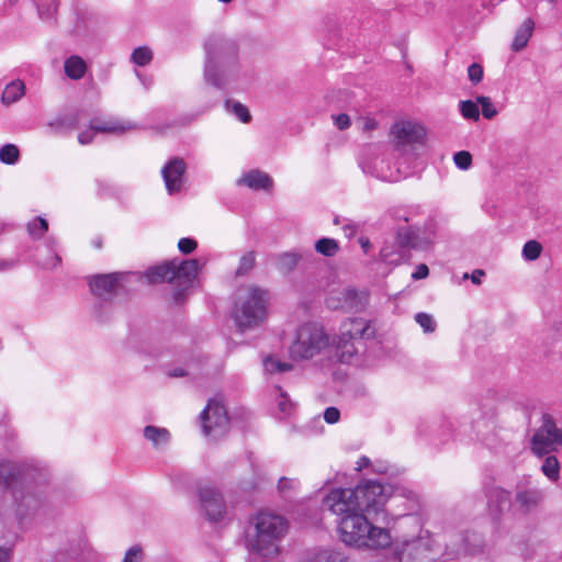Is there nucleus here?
<instances>
[{
    "label": "nucleus",
    "mask_w": 562,
    "mask_h": 562,
    "mask_svg": "<svg viewBox=\"0 0 562 562\" xmlns=\"http://www.w3.org/2000/svg\"><path fill=\"white\" fill-rule=\"evenodd\" d=\"M391 486L378 481H366L355 488L333 490L323 501V506L335 515L348 510H360L379 518L384 513V505L391 496Z\"/></svg>",
    "instance_id": "f257e3e1"
},
{
    "label": "nucleus",
    "mask_w": 562,
    "mask_h": 562,
    "mask_svg": "<svg viewBox=\"0 0 562 562\" xmlns=\"http://www.w3.org/2000/svg\"><path fill=\"white\" fill-rule=\"evenodd\" d=\"M204 50L203 77L205 82L217 89H224L238 71V44L232 38L214 34L205 41Z\"/></svg>",
    "instance_id": "f03ea898"
},
{
    "label": "nucleus",
    "mask_w": 562,
    "mask_h": 562,
    "mask_svg": "<svg viewBox=\"0 0 562 562\" xmlns=\"http://www.w3.org/2000/svg\"><path fill=\"white\" fill-rule=\"evenodd\" d=\"M340 516L338 529L345 543L370 549H383L390 546L389 531L372 525V521H378L379 518L360 510H348Z\"/></svg>",
    "instance_id": "7ed1b4c3"
},
{
    "label": "nucleus",
    "mask_w": 562,
    "mask_h": 562,
    "mask_svg": "<svg viewBox=\"0 0 562 562\" xmlns=\"http://www.w3.org/2000/svg\"><path fill=\"white\" fill-rule=\"evenodd\" d=\"M38 472L13 461H0V482L12 490L15 503L25 513L40 508L42 498L33 491Z\"/></svg>",
    "instance_id": "20e7f679"
},
{
    "label": "nucleus",
    "mask_w": 562,
    "mask_h": 562,
    "mask_svg": "<svg viewBox=\"0 0 562 562\" xmlns=\"http://www.w3.org/2000/svg\"><path fill=\"white\" fill-rule=\"evenodd\" d=\"M254 532L247 537V547L261 557H272L279 552L281 539L288 532V521L281 515L260 512L251 520Z\"/></svg>",
    "instance_id": "39448f33"
},
{
    "label": "nucleus",
    "mask_w": 562,
    "mask_h": 562,
    "mask_svg": "<svg viewBox=\"0 0 562 562\" xmlns=\"http://www.w3.org/2000/svg\"><path fill=\"white\" fill-rule=\"evenodd\" d=\"M373 337L374 330L366 319H347L341 324L340 334L333 339V346L341 362H350L353 356L364 350V340Z\"/></svg>",
    "instance_id": "423d86ee"
},
{
    "label": "nucleus",
    "mask_w": 562,
    "mask_h": 562,
    "mask_svg": "<svg viewBox=\"0 0 562 562\" xmlns=\"http://www.w3.org/2000/svg\"><path fill=\"white\" fill-rule=\"evenodd\" d=\"M266 294V291L260 288L249 286L245 290V294L240 295L233 313L234 321L240 330L254 328L263 321Z\"/></svg>",
    "instance_id": "0eeeda50"
},
{
    "label": "nucleus",
    "mask_w": 562,
    "mask_h": 562,
    "mask_svg": "<svg viewBox=\"0 0 562 562\" xmlns=\"http://www.w3.org/2000/svg\"><path fill=\"white\" fill-rule=\"evenodd\" d=\"M329 346V337L323 327L307 323L297 329L296 339L290 347V355L295 360L311 359Z\"/></svg>",
    "instance_id": "6e6552de"
},
{
    "label": "nucleus",
    "mask_w": 562,
    "mask_h": 562,
    "mask_svg": "<svg viewBox=\"0 0 562 562\" xmlns=\"http://www.w3.org/2000/svg\"><path fill=\"white\" fill-rule=\"evenodd\" d=\"M202 430L207 437L217 440L229 430V418L223 403L217 398H211L201 413Z\"/></svg>",
    "instance_id": "1a4fd4ad"
},
{
    "label": "nucleus",
    "mask_w": 562,
    "mask_h": 562,
    "mask_svg": "<svg viewBox=\"0 0 562 562\" xmlns=\"http://www.w3.org/2000/svg\"><path fill=\"white\" fill-rule=\"evenodd\" d=\"M394 555L398 562H434L436 560L430 540L422 537L397 543Z\"/></svg>",
    "instance_id": "9d476101"
},
{
    "label": "nucleus",
    "mask_w": 562,
    "mask_h": 562,
    "mask_svg": "<svg viewBox=\"0 0 562 562\" xmlns=\"http://www.w3.org/2000/svg\"><path fill=\"white\" fill-rule=\"evenodd\" d=\"M175 265V286L172 297L177 304H181L198 274L199 261L196 259H187L178 261L173 259Z\"/></svg>",
    "instance_id": "9b49d317"
},
{
    "label": "nucleus",
    "mask_w": 562,
    "mask_h": 562,
    "mask_svg": "<svg viewBox=\"0 0 562 562\" xmlns=\"http://www.w3.org/2000/svg\"><path fill=\"white\" fill-rule=\"evenodd\" d=\"M123 278L124 274L121 272L95 274L90 278L89 286L100 301L110 302L122 292Z\"/></svg>",
    "instance_id": "f8f14e48"
},
{
    "label": "nucleus",
    "mask_w": 562,
    "mask_h": 562,
    "mask_svg": "<svg viewBox=\"0 0 562 562\" xmlns=\"http://www.w3.org/2000/svg\"><path fill=\"white\" fill-rule=\"evenodd\" d=\"M396 147L422 144L426 137L423 125L412 121L395 122L390 131Z\"/></svg>",
    "instance_id": "ddd939ff"
},
{
    "label": "nucleus",
    "mask_w": 562,
    "mask_h": 562,
    "mask_svg": "<svg viewBox=\"0 0 562 562\" xmlns=\"http://www.w3.org/2000/svg\"><path fill=\"white\" fill-rule=\"evenodd\" d=\"M199 499L205 517L210 521H217L224 517L226 513V504L220 491L214 486H200Z\"/></svg>",
    "instance_id": "4468645a"
},
{
    "label": "nucleus",
    "mask_w": 562,
    "mask_h": 562,
    "mask_svg": "<svg viewBox=\"0 0 562 562\" xmlns=\"http://www.w3.org/2000/svg\"><path fill=\"white\" fill-rule=\"evenodd\" d=\"M186 169L187 165L180 157H173L162 167L161 175L169 194L181 190Z\"/></svg>",
    "instance_id": "2eb2a0df"
},
{
    "label": "nucleus",
    "mask_w": 562,
    "mask_h": 562,
    "mask_svg": "<svg viewBox=\"0 0 562 562\" xmlns=\"http://www.w3.org/2000/svg\"><path fill=\"white\" fill-rule=\"evenodd\" d=\"M544 499V493L539 488H518L513 507L521 515H528L536 512Z\"/></svg>",
    "instance_id": "dca6fc26"
},
{
    "label": "nucleus",
    "mask_w": 562,
    "mask_h": 562,
    "mask_svg": "<svg viewBox=\"0 0 562 562\" xmlns=\"http://www.w3.org/2000/svg\"><path fill=\"white\" fill-rule=\"evenodd\" d=\"M238 184H244L255 190H270L273 182L268 173L260 170H251L238 180Z\"/></svg>",
    "instance_id": "f3484780"
},
{
    "label": "nucleus",
    "mask_w": 562,
    "mask_h": 562,
    "mask_svg": "<svg viewBox=\"0 0 562 562\" xmlns=\"http://www.w3.org/2000/svg\"><path fill=\"white\" fill-rule=\"evenodd\" d=\"M147 278L151 283L175 282L176 272L173 260L149 268L147 270Z\"/></svg>",
    "instance_id": "a211bd4d"
},
{
    "label": "nucleus",
    "mask_w": 562,
    "mask_h": 562,
    "mask_svg": "<svg viewBox=\"0 0 562 562\" xmlns=\"http://www.w3.org/2000/svg\"><path fill=\"white\" fill-rule=\"evenodd\" d=\"M272 259L281 273L289 274L297 267L299 262L303 259V255L297 251H285L274 255Z\"/></svg>",
    "instance_id": "6ab92c4d"
},
{
    "label": "nucleus",
    "mask_w": 562,
    "mask_h": 562,
    "mask_svg": "<svg viewBox=\"0 0 562 562\" xmlns=\"http://www.w3.org/2000/svg\"><path fill=\"white\" fill-rule=\"evenodd\" d=\"M542 432L553 436L554 441L562 445V428H558L554 418L548 413L542 414L541 425L536 429V440L539 442H542Z\"/></svg>",
    "instance_id": "aec40b11"
},
{
    "label": "nucleus",
    "mask_w": 562,
    "mask_h": 562,
    "mask_svg": "<svg viewBox=\"0 0 562 562\" xmlns=\"http://www.w3.org/2000/svg\"><path fill=\"white\" fill-rule=\"evenodd\" d=\"M535 30V22L531 18H527L524 23L517 29L514 41L512 43V49L514 52H520L524 49L529 38L531 37Z\"/></svg>",
    "instance_id": "412c9836"
},
{
    "label": "nucleus",
    "mask_w": 562,
    "mask_h": 562,
    "mask_svg": "<svg viewBox=\"0 0 562 562\" xmlns=\"http://www.w3.org/2000/svg\"><path fill=\"white\" fill-rule=\"evenodd\" d=\"M143 436L145 439L151 442L154 448L157 449L167 446L170 440V432L168 429L151 425L144 428Z\"/></svg>",
    "instance_id": "4be33fe9"
},
{
    "label": "nucleus",
    "mask_w": 562,
    "mask_h": 562,
    "mask_svg": "<svg viewBox=\"0 0 562 562\" xmlns=\"http://www.w3.org/2000/svg\"><path fill=\"white\" fill-rule=\"evenodd\" d=\"M510 504L509 493L504 490H496L493 492L488 503V509L491 515L497 519L508 508Z\"/></svg>",
    "instance_id": "5701e85b"
},
{
    "label": "nucleus",
    "mask_w": 562,
    "mask_h": 562,
    "mask_svg": "<svg viewBox=\"0 0 562 562\" xmlns=\"http://www.w3.org/2000/svg\"><path fill=\"white\" fill-rule=\"evenodd\" d=\"M542 442H539L536 440V431L533 432L531 439H530V449L533 454L538 457H544L549 454L552 451L557 450V447L559 446L558 442L554 441L553 436L546 435L542 432V438L540 439Z\"/></svg>",
    "instance_id": "b1692460"
},
{
    "label": "nucleus",
    "mask_w": 562,
    "mask_h": 562,
    "mask_svg": "<svg viewBox=\"0 0 562 562\" xmlns=\"http://www.w3.org/2000/svg\"><path fill=\"white\" fill-rule=\"evenodd\" d=\"M65 74L72 80L81 79L87 71L86 61L77 55H72L65 60Z\"/></svg>",
    "instance_id": "393cba45"
},
{
    "label": "nucleus",
    "mask_w": 562,
    "mask_h": 562,
    "mask_svg": "<svg viewBox=\"0 0 562 562\" xmlns=\"http://www.w3.org/2000/svg\"><path fill=\"white\" fill-rule=\"evenodd\" d=\"M24 89H25V86L20 80L10 82L9 85H7V87L2 93V97H1L2 103L11 104V103L16 102L24 94Z\"/></svg>",
    "instance_id": "a878e982"
},
{
    "label": "nucleus",
    "mask_w": 562,
    "mask_h": 562,
    "mask_svg": "<svg viewBox=\"0 0 562 562\" xmlns=\"http://www.w3.org/2000/svg\"><path fill=\"white\" fill-rule=\"evenodd\" d=\"M418 235L409 226L401 227L396 232V243L402 248H416Z\"/></svg>",
    "instance_id": "bb28decb"
},
{
    "label": "nucleus",
    "mask_w": 562,
    "mask_h": 562,
    "mask_svg": "<svg viewBox=\"0 0 562 562\" xmlns=\"http://www.w3.org/2000/svg\"><path fill=\"white\" fill-rule=\"evenodd\" d=\"M541 472L551 482H558V480L560 479V462L557 459V457L547 454L541 465Z\"/></svg>",
    "instance_id": "cd10ccee"
},
{
    "label": "nucleus",
    "mask_w": 562,
    "mask_h": 562,
    "mask_svg": "<svg viewBox=\"0 0 562 562\" xmlns=\"http://www.w3.org/2000/svg\"><path fill=\"white\" fill-rule=\"evenodd\" d=\"M315 250L325 257H333L338 252L339 245L333 238L323 237L315 243Z\"/></svg>",
    "instance_id": "c85d7f7f"
},
{
    "label": "nucleus",
    "mask_w": 562,
    "mask_h": 562,
    "mask_svg": "<svg viewBox=\"0 0 562 562\" xmlns=\"http://www.w3.org/2000/svg\"><path fill=\"white\" fill-rule=\"evenodd\" d=\"M225 108L228 112L238 117L243 123H249L251 121V115L248 109L240 102L227 100L225 102Z\"/></svg>",
    "instance_id": "c756f323"
},
{
    "label": "nucleus",
    "mask_w": 562,
    "mask_h": 562,
    "mask_svg": "<svg viewBox=\"0 0 562 562\" xmlns=\"http://www.w3.org/2000/svg\"><path fill=\"white\" fill-rule=\"evenodd\" d=\"M461 115L467 120L479 121L480 111L479 103L472 100H463L459 102Z\"/></svg>",
    "instance_id": "7c9ffc66"
},
{
    "label": "nucleus",
    "mask_w": 562,
    "mask_h": 562,
    "mask_svg": "<svg viewBox=\"0 0 562 562\" xmlns=\"http://www.w3.org/2000/svg\"><path fill=\"white\" fill-rule=\"evenodd\" d=\"M133 128L132 125L124 126L122 124H116L113 122L105 123H91V130L95 133H112V134H122L126 130Z\"/></svg>",
    "instance_id": "2f4dec72"
},
{
    "label": "nucleus",
    "mask_w": 562,
    "mask_h": 562,
    "mask_svg": "<svg viewBox=\"0 0 562 562\" xmlns=\"http://www.w3.org/2000/svg\"><path fill=\"white\" fill-rule=\"evenodd\" d=\"M255 263H256V252L254 250L247 251L245 255L241 256L235 274L237 277L246 276L248 272H250L254 269Z\"/></svg>",
    "instance_id": "473e14b6"
},
{
    "label": "nucleus",
    "mask_w": 562,
    "mask_h": 562,
    "mask_svg": "<svg viewBox=\"0 0 562 562\" xmlns=\"http://www.w3.org/2000/svg\"><path fill=\"white\" fill-rule=\"evenodd\" d=\"M311 562H349L348 559L338 551L322 550L317 552Z\"/></svg>",
    "instance_id": "72a5a7b5"
},
{
    "label": "nucleus",
    "mask_w": 562,
    "mask_h": 562,
    "mask_svg": "<svg viewBox=\"0 0 562 562\" xmlns=\"http://www.w3.org/2000/svg\"><path fill=\"white\" fill-rule=\"evenodd\" d=\"M131 59L137 66H146L153 60V52L147 46H140L133 50Z\"/></svg>",
    "instance_id": "f704fd0d"
},
{
    "label": "nucleus",
    "mask_w": 562,
    "mask_h": 562,
    "mask_svg": "<svg viewBox=\"0 0 562 562\" xmlns=\"http://www.w3.org/2000/svg\"><path fill=\"white\" fill-rule=\"evenodd\" d=\"M542 245L535 240H528L522 247V257L528 261L538 259L542 252Z\"/></svg>",
    "instance_id": "c9c22d12"
},
{
    "label": "nucleus",
    "mask_w": 562,
    "mask_h": 562,
    "mask_svg": "<svg viewBox=\"0 0 562 562\" xmlns=\"http://www.w3.org/2000/svg\"><path fill=\"white\" fill-rule=\"evenodd\" d=\"M19 148L13 144H7L0 149V160L7 165H13L19 160Z\"/></svg>",
    "instance_id": "e433bc0d"
},
{
    "label": "nucleus",
    "mask_w": 562,
    "mask_h": 562,
    "mask_svg": "<svg viewBox=\"0 0 562 562\" xmlns=\"http://www.w3.org/2000/svg\"><path fill=\"white\" fill-rule=\"evenodd\" d=\"M265 370L269 373L274 372H286L292 370V364L288 362H282L273 357L269 356L263 360Z\"/></svg>",
    "instance_id": "4c0bfd02"
},
{
    "label": "nucleus",
    "mask_w": 562,
    "mask_h": 562,
    "mask_svg": "<svg viewBox=\"0 0 562 562\" xmlns=\"http://www.w3.org/2000/svg\"><path fill=\"white\" fill-rule=\"evenodd\" d=\"M476 102L482 105V114L485 119L491 120L497 115V110L488 97L477 95Z\"/></svg>",
    "instance_id": "58836bf2"
},
{
    "label": "nucleus",
    "mask_w": 562,
    "mask_h": 562,
    "mask_svg": "<svg viewBox=\"0 0 562 562\" xmlns=\"http://www.w3.org/2000/svg\"><path fill=\"white\" fill-rule=\"evenodd\" d=\"M27 229L33 237L41 238L44 235V233L48 229V224L46 220L37 217L27 225Z\"/></svg>",
    "instance_id": "ea45409f"
},
{
    "label": "nucleus",
    "mask_w": 562,
    "mask_h": 562,
    "mask_svg": "<svg viewBox=\"0 0 562 562\" xmlns=\"http://www.w3.org/2000/svg\"><path fill=\"white\" fill-rule=\"evenodd\" d=\"M415 321L425 333H434L436 329V322L432 316L427 313H417L415 315Z\"/></svg>",
    "instance_id": "a19ab883"
},
{
    "label": "nucleus",
    "mask_w": 562,
    "mask_h": 562,
    "mask_svg": "<svg viewBox=\"0 0 562 562\" xmlns=\"http://www.w3.org/2000/svg\"><path fill=\"white\" fill-rule=\"evenodd\" d=\"M454 164L462 170H468L472 165V155L469 151L461 150L453 156Z\"/></svg>",
    "instance_id": "79ce46f5"
},
{
    "label": "nucleus",
    "mask_w": 562,
    "mask_h": 562,
    "mask_svg": "<svg viewBox=\"0 0 562 562\" xmlns=\"http://www.w3.org/2000/svg\"><path fill=\"white\" fill-rule=\"evenodd\" d=\"M468 77L472 85L480 83L483 79V67L477 63L471 64L468 68Z\"/></svg>",
    "instance_id": "37998d69"
},
{
    "label": "nucleus",
    "mask_w": 562,
    "mask_h": 562,
    "mask_svg": "<svg viewBox=\"0 0 562 562\" xmlns=\"http://www.w3.org/2000/svg\"><path fill=\"white\" fill-rule=\"evenodd\" d=\"M58 7V0H52V4L44 7L38 5V15L42 20H48L52 19L54 13L57 11Z\"/></svg>",
    "instance_id": "c03bdc74"
},
{
    "label": "nucleus",
    "mask_w": 562,
    "mask_h": 562,
    "mask_svg": "<svg viewBox=\"0 0 562 562\" xmlns=\"http://www.w3.org/2000/svg\"><path fill=\"white\" fill-rule=\"evenodd\" d=\"M143 557V550L139 546H133L130 548L122 562H140Z\"/></svg>",
    "instance_id": "a18cd8bd"
},
{
    "label": "nucleus",
    "mask_w": 562,
    "mask_h": 562,
    "mask_svg": "<svg viewBox=\"0 0 562 562\" xmlns=\"http://www.w3.org/2000/svg\"><path fill=\"white\" fill-rule=\"evenodd\" d=\"M196 241L191 238H181L178 243L179 250L184 255L191 254L196 249Z\"/></svg>",
    "instance_id": "49530a36"
},
{
    "label": "nucleus",
    "mask_w": 562,
    "mask_h": 562,
    "mask_svg": "<svg viewBox=\"0 0 562 562\" xmlns=\"http://www.w3.org/2000/svg\"><path fill=\"white\" fill-rule=\"evenodd\" d=\"M278 408L283 416L289 415L291 412L292 403L284 393L280 394V398L278 401Z\"/></svg>",
    "instance_id": "de8ad7c7"
},
{
    "label": "nucleus",
    "mask_w": 562,
    "mask_h": 562,
    "mask_svg": "<svg viewBox=\"0 0 562 562\" xmlns=\"http://www.w3.org/2000/svg\"><path fill=\"white\" fill-rule=\"evenodd\" d=\"M340 418V412L336 407H327L324 412V419L328 424H335Z\"/></svg>",
    "instance_id": "09e8293b"
},
{
    "label": "nucleus",
    "mask_w": 562,
    "mask_h": 562,
    "mask_svg": "<svg viewBox=\"0 0 562 562\" xmlns=\"http://www.w3.org/2000/svg\"><path fill=\"white\" fill-rule=\"evenodd\" d=\"M334 123L338 127V130L344 131L350 126V117L345 113H340L338 115H333Z\"/></svg>",
    "instance_id": "8fccbe9b"
},
{
    "label": "nucleus",
    "mask_w": 562,
    "mask_h": 562,
    "mask_svg": "<svg viewBox=\"0 0 562 562\" xmlns=\"http://www.w3.org/2000/svg\"><path fill=\"white\" fill-rule=\"evenodd\" d=\"M429 274V269L425 263H420L417 266L415 272H413L412 278L414 280L425 279Z\"/></svg>",
    "instance_id": "3c124183"
},
{
    "label": "nucleus",
    "mask_w": 562,
    "mask_h": 562,
    "mask_svg": "<svg viewBox=\"0 0 562 562\" xmlns=\"http://www.w3.org/2000/svg\"><path fill=\"white\" fill-rule=\"evenodd\" d=\"M94 133L91 128L88 131H83L78 135V140L82 145L90 144L93 139Z\"/></svg>",
    "instance_id": "603ef678"
},
{
    "label": "nucleus",
    "mask_w": 562,
    "mask_h": 562,
    "mask_svg": "<svg viewBox=\"0 0 562 562\" xmlns=\"http://www.w3.org/2000/svg\"><path fill=\"white\" fill-rule=\"evenodd\" d=\"M468 552L469 551L465 548V546L462 544V546H458L457 548L453 547L451 552H446V555H447V559H454V558H458L459 555L465 554Z\"/></svg>",
    "instance_id": "864d4df0"
},
{
    "label": "nucleus",
    "mask_w": 562,
    "mask_h": 562,
    "mask_svg": "<svg viewBox=\"0 0 562 562\" xmlns=\"http://www.w3.org/2000/svg\"><path fill=\"white\" fill-rule=\"evenodd\" d=\"M291 487V481L286 477H281L278 483V490L280 492H284L285 490Z\"/></svg>",
    "instance_id": "5fc2aeb1"
},
{
    "label": "nucleus",
    "mask_w": 562,
    "mask_h": 562,
    "mask_svg": "<svg viewBox=\"0 0 562 562\" xmlns=\"http://www.w3.org/2000/svg\"><path fill=\"white\" fill-rule=\"evenodd\" d=\"M484 276V271L483 270H475L472 276H471V280L474 284H480L481 283V277Z\"/></svg>",
    "instance_id": "6e6d98bb"
},
{
    "label": "nucleus",
    "mask_w": 562,
    "mask_h": 562,
    "mask_svg": "<svg viewBox=\"0 0 562 562\" xmlns=\"http://www.w3.org/2000/svg\"><path fill=\"white\" fill-rule=\"evenodd\" d=\"M10 561V550L5 548H0V562H9Z\"/></svg>",
    "instance_id": "4d7b16f0"
},
{
    "label": "nucleus",
    "mask_w": 562,
    "mask_h": 562,
    "mask_svg": "<svg viewBox=\"0 0 562 562\" xmlns=\"http://www.w3.org/2000/svg\"><path fill=\"white\" fill-rule=\"evenodd\" d=\"M186 374V371L181 368H176L169 372V375L172 378H181L184 376Z\"/></svg>",
    "instance_id": "13d9d810"
},
{
    "label": "nucleus",
    "mask_w": 562,
    "mask_h": 562,
    "mask_svg": "<svg viewBox=\"0 0 562 562\" xmlns=\"http://www.w3.org/2000/svg\"><path fill=\"white\" fill-rule=\"evenodd\" d=\"M370 462H371V461H370V459H369L368 457H362V458H360V459H359V461H358V468H357V470H359V471H360V470H362L363 468L369 467Z\"/></svg>",
    "instance_id": "bf43d9fd"
},
{
    "label": "nucleus",
    "mask_w": 562,
    "mask_h": 562,
    "mask_svg": "<svg viewBox=\"0 0 562 562\" xmlns=\"http://www.w3.org/2000/svg\"><path fill=\"white\" fill-rule=\"evenodd\" d=\"M375 126H376V123H375L374 121H371V120H370V121H368V122L366 123V128H367V130H373V128H375Z\"/></svg>",
    "instance_id": "052dcab7"
},
{
    "label": "nucleus",
    "mask_w": 562,
    "mask_h": 562,
    "mask_svg": "<svg viewBox=\"0 0 562 562\" xmlns=\"http://www.w3.org/2000/svg\"><path fill=\"white\" fill-rule=\"evenodd\" d=\"M93 245L95 248L100 249L102 247V239L101 237H98L93 240Z\"/></svg>",
    "instance_id": "680f3d73"
},
{
    "label": "nucleus",
    "mask_w": 562,
    "mask_h": 562,
    "mask_svg": "<svg viewBox=\"0 0 562 562\" xmlns=\"http://www.w3.org/2000/svg\"><path fill=\"white\" fill-rule=\"evenodd\" d=\"M7 3L11 7L15 5L18 3V0H7Z\"/></svg>",
    "instance_id": "e2e57ef3"
},
{
    "label": "nucleus",
    "mask_w": 562,
    "mask_h": 562,
    "mask_svg": "<svg viewBox=\"0 0 562 562\" xmlns=\"http://www.w3.org/2000/svg\"><path fill=\"white\" fill-rule=\"evenodd\" d=\"M362 247L367 250V248L369 247V240H366V241H362L361 243Z\"/></svg>",
    "instance_id": "0e129e2a"
},
{
    "label": "nucleus",
    "mask_w": 562,
    "mask_h": 562,
    "mask_svg": "<svg viewBox=\"0 0 562 562\" xmlns=\"http://www.w3.org/2000/svg\"><path fill=\"white\" fill-rule=\"evenodd\" d=\"M550 3L555 4L557 0H549Z\"/></svg>",
    "instance_id": "69168bd1"
}]
</instances>
